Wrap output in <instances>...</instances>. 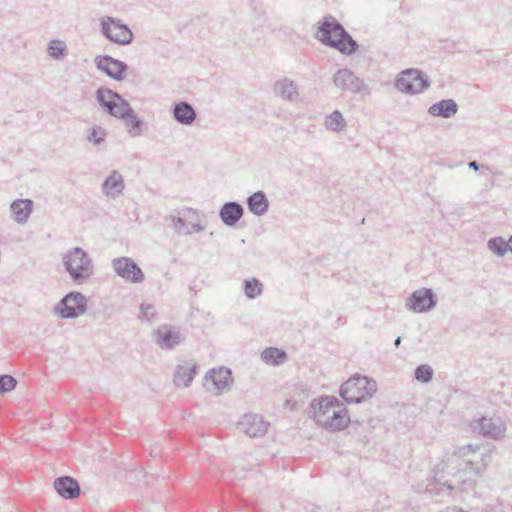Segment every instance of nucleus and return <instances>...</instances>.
I'll return each instance as SVG.
<instances>
[{
    "mask_svg": "<svg viewBox=\"0 0 512 512\" xmlns=\"http://www.w3.org/2000/svg\"><path fill=\"white\" fill-rule=\"evenodd\" d=\"M66 48L60 42L53 40L48 44V54L56 60L62 59L65 56Z\"/></svg>",
    "mask_w": 512,
    "mask_h": 512,
    "instance_id": "obj_36",
    "label": "nucleus"
},
{
    "mask_svg": "<svg viewBox=\"0 0 512 512\" xmlns=\"http://www.w3.org/2000/svg\"><path fill=\"white\" fill-rule=\"evenodd\" d=\"M471 430L485 438L498 440L504 436L506 425L500 418L481 416L470 423Z\"/></svg>",
    "mask_w": 512,
    "mask_h": 512,
    "instance_id": "obj_8",
    "label": "nucleus"
},
{
    "mask_svg": "<svg viewBox=\"0 0 512 512\" xmlns=\"http://www.w3.org/2000/svg\"><path fill=\"white\" fill-rule=\"evenodd\" d=\"M315 38L323 45L350 56L355 54L359 45L344 26L332 15H325L317 26Z\"/></svg>",
    "mask_w": 512,
    "mask_h": 512,
    "instance_id": "obj_2",
    "label": "nucleus"
},
{
    "mask_svg": "<svg viewBox=\"0 0 512 512\" xmlns=\"http://www.w3.org/2000/svg\"><path fill=\"white\" fill-rule=\"evenodd\" d=\"M63 265L71 280L83 284L94 273V265L89 254L81 247H74L63 255Z\"/></svg>",
    "mask_w": 512,
    "mask_h": 512,
    "instance_id": "obj_3",
    "label": "nucleus"
},
{
    "mask_svg": "<svg viewBox=\"0 0 512 512\" xmlns=\"http://www.w3.org/2000/svg\"><path fill=\"white\" fill-rule=\"evenodd\" d=\"M288 355L285 350L276 347H267L261 353L264 363L271 366H279L286 362Z\"/></svg>",
    "mask_w": 512,
    "mask_h": 512,
    "instance_id": "obj_27",
    "label": "nucleus"
},
{
    "mask_svg": "<svg viewBox=\"0 0 512 512\" xmlns=\"http://www.w3.org/2000/svg\"><path fill=\"white\" fill-rule=\"evenodd\" d=\"M106 135V130L103 129L101 126H93L89 130L86 139L93 145L98 146L105 142Z\"/></svg>",
    "mask_w": 512,
    "mask_h": 512,
    "instance_id": "obj_33",
    "label": "nucleus"
},
{
    "mask_svg": "<svg viewBox=\"0 0 512 512\" xmlns=\"http://www.w3.org/2000/svg\"><path fill=\"white\" fill-rule=\"evenodd\" d=\"M468 472L466 470L458 473V485L455 486L451 483L445 482L443 485L449 490L453 491L455 489H459L461 492H469L472 491L476 486V479L468 476Z\"/></svg>",
    "mask_w": 512,
    "mask_h": 512,
    "instance_id": "obj_28",
    "label": "nucleus"
},
{
    "mask_svg": "<svg viewBox=\"0 0 512 512\" xmlns=\"http://www.w3.org/2000/svg\"><path fill=\"white\" fill-rule=\"evenodd\" d=\"M150 308H151V305H149V304H148V305L142 304V305L140 306L141 312H142V313H144V314H146V313H147L146 311H147L148 309H150Z\"/></svg>",
    "mask_w": 512,
    "mask_h": 512,
    "instance_id": "obj_42",
    "label": "nucleus"
},
{
    "mask_svg": "<svg viewBox=\"0 0 512 512\" xmlns=\"http://www.w3.org/2000/svg\"><path fill=\"white\" fill-rule=\"evenodd\" d=\"M401 341H402L401 337H400V336H398V337L395 339V341H394V345H395L396 347H399V345L401 344Z\"/></svg>",
    "mask_w": 512,
    "mask_h": 512,
    "instance_id": "obj_43",
    "label": "nucleus"
},
{
    "mask_svg": "<svg viewBox=\"0 0 512 512\" xmlns=\"http://www.w3.org/2000/svg\"><path fill=\"white\" fill-rule=\"evenodd\" d=\"M197 373V364L185 362L178 364L173 376V382L177 387H188Z\"/></svg>",
    "mask_w": 512,
    "mask_h": 512,
    "instance_id": "obj_21",
    "label": "nucleus"
},
{
    "mask_svg": "<svg viewBox=\"0 0 512 512\" xmlns=\"http://www.w3.org/2000/svg\"><path fill=\"white\" fill-rule=\"evenodd\" d=\"M440 512H467V511L463 510L462 508L448 507L445 511H440Z\"/></svg>",
    "mask_w": 512,
    "mask_h": 512,
    "instance_id": "obj_41",
    "label": "nucleus"
},
{
    "mask_svg": "<svg viewBox=\"0 0 512 512\" xmlns=\"http://www.w3.org/2000/svg\"><path fill=\"white\" fill-rule=\"evenodd\" d=\"M205 229V226L202 225L201 223H193L192 224V229H190L193 232H201Z\"/></svg>",
    "mask_w": 512,
    "mask_h": 512,
    "instance_id": "obj_40",
    "label": "nucleus"
},
{
    "mask_svg": "<svg viewBox=\"0 0 512 512\" xmlns=\"http://www.w3.org/2000/svg\"><path fill=\"white\" fill-rule=\"evenodd\" d=\"M342 403L335 396H322L313 399L309 405L311 418L319 425L324 417L329 414L331 408L341 407Z\"/></svg>",
    "mask_w": 512,
    "mask_h": 512,
    "instance_id": "obj_15",
    "label": "nucleus"
},
{
    "mask_svg": "<svg viewBox=\"0 0 512 512\" xmlns=\"http://www.w3.org/2000/svg\"><path fill=\"white\" fill-rule=\"evenodd\" d=\"M325 125L328 130L334 132H341L346 127V120L339 110H334L331 114L326 116Z\"/></svg>",
    "mask_w": 512,
    "mask_h": 512,
    "instance_id": "obj_29",
    "label": "nucleus"
},
{
    "mask_svg": "<svg viewBox=\"0 0 512 512\" xmlns=\"http://www.w3.org/2000/svg\"><path fill=\"white\" fill-rule=\"evenodd\" d=\"M244 293L247 298L255 299L263 292V284L255 277L245 279L243 282Z\"/></svg>",
    "mask_w": 512,
    "mask_h": 512,
    "instance_id": "obj_30",
    "label": "nucleus"
},
{
    "mask_svg": "<svg viewBox=\"0 0 512 512\" xmlns=\"http://www.w3.org/2000/svg\"><path fill=\"white\" fill-rule=\"evenodd\" d=\"M274 93L285 101L293 102L297 100L299 92L295 82L289 78H283L275 82Z\"/></svg>",
    "mask_w": 512,
    "mask_h": 512,
    "instance_id": "obj_24",
    "label": "nucleus"
},
{
    "mask_svg": "<svg viewBox=\"0 0 512 512\" xmlns=\"http://www.w3.org/2000/svg\"><path fill=\"white\" fill-rule=\"evenodd\" d=\"M112 267L116 275L126 282L140 284L145 280L142 269L131 257L114 258L112 260Z\"/></svg>",
    "mask_w": 512,
    "mask_h": 512,
    "instance_id": "obj_9",
    "label": "nucleus"
},
{
    "mask_svg": "<svg viewBox=\"0 0 512 512\" xmlns=\"http://www.w3.org/2000/svg\"><path fill=\"white\" fill-rule=\"evenodd\" d=\"M33 204L31 199H17L13 201L10 210L13 214L14 221L19 224L26 223L32 213Z\"/></svg>",
    "mask_w": 512,
    "mask_h": 512,
    "instance_id": "obj_25",
    "label": "nucleus"
},
{
    "mask_svg": "<svg viewBox=\"0 0 512 512\" xmlns=\"http://www.w3.org/2000/svg\"><path fill=\"white\" fill-rule=\"evenodd\" d=\"M434 371L428 364H420L414 370V378L421 383H428L432 380Z\"/></svg>",
    "mask_w": 512,
    "mask_h": 512,
    "instance_id": "obj_32",
    "label": "nucleus"
},
{
    "mask_svg": "<svg viewBox=\"0 0 512 512\" xmlns=\"http://www.w3.org/2000/svg\"><path fill=\"white\" fill-rule=\"evenodd\" d=\"M184 212H185V213H193V214H196V211H195L194 209H192V208H186V209L184 210Z\"/></svg>",
    "mask_w": 512,
    "mask_h": 512,
    "instance_id": "obj_44",
    "label": "nucleus"
},
{
    "mask_svg": "<svg viewBox=\"0 0 512 512\" xmlns=\"http://www.w3.org/2000/svg\"><path fill=\"white\" fill-rule=\"evenodd\" d=\"M96 100L100 107L110 116L120 119L128 128L131 137H138L146 126L133 110L130 103L119 93L106 88L99 87L96 91Z\"/></svg>",
    "mask_w": 512,
    "mask_h": 512,
    "instance_id": "obj_1",
    "label": "nucleus"
},
{
    "mask_svg": "<svg viewBox=\"0 0 512 512\" xmlns=\"http://www.w3.org/2000/svg\"><path fill=\"white\" fill-rule=\"evenodd\" d=\"M169 219L172 222V225L174 226L175 230L178 234L183 235H190L192 234V231L187 227V222L185 217H181L180 215H170Z\"/></svg>",
    "mask_w": 512,
    "mask_h": 512,
    "instance_id": "obj_35",
    "label": "nucleus"
},
{
    "mask_svg": "<svg viewBox=\"0 0 512 512\" xmlns=\"http://www.w3.org/2000/svg\"><path fill=\"white\" fill-rule=\"evenodd\" d=\"M125 188L124 180L122 175L114 170L112 173L104 180L102 184L103 192L112 198H115L122 194Z\"/></svg>",
    "mask_w": 512,
    "mask_h": 512,
    "instance_id": "obj_26",
    "label": "nucleus"
},
{
    "mask_svg": "<svg viewBox=\"0 0 512 512\" xmlns=\"http://www.w3.org/2000/svg\"><path fill=\"white\" fill-rule=\"evenodd\" d=\"M467 464L470 465V470L474 473L475 476H481L485 471L483 466H476L474 462H468Z\"/></svg>",
    "mask_w": 512,
    "mask_h": 512,
    "instance_id": "obj_37",
    "label": "nucleus"
},
{
    "mask_svg": "<svg viewBox=\"0 0 512 512\" xmlns=\"http://www.w3.org/2000/svg\"><path fill=\"white\" fill-rule=\"evenodd\" d=\"M243 215L244 208L237 201L225 202L219 209V218L227 227H235Z\"/></svg>",
    "mask_w": 512,
    "mask_h": 512,
    "instance_id": "obj_19",
    "label": "nucleus"
},
{
    "mask_svg": "<svg viewBox=\"0 0 512 512\" xmlns=\"http://www.w3.org/2000/svg\"><path fill=\"white\" fill-rule=\"evenodd\" d=\"M458 112V104L454 99H442L428 108V113L434 117L450 118Z\"/></svg>",
    "mask_w": 512,
    "mask_h": 512,
    "instance_id": "obj_23",
    "label": "nucleus"
},
{
    "mask_svg": "<svg viewBox=\"0 0 512 512\" xmlns=\"http://www.w3.org/2000/svg\"><path fill=\"white\" fill-rule=\"evenodd\" d=\"M209 382H211L218 393H222L227 390L233 382L232 372L226 367L210 369L205 374L204 386L206 387Z\"/></svg>",
    "mask_w": 512,
    "mask_h": 512,
    "instance_id": "obj_18",
    "label": "nucleus"
},
{
    "mask_svg": "<svg viewBox=\"0 0 512 512\" xmlns=\"http://www.w3.org/2000/svg\"><path fill=\"white\" fill-rule=\"evenodd\" d=\"M88 300L79 291L67 293L53 308V312L61 319H76L86 312Z\"/></svg>",
    "mask_w": 512,
    "mask_h": 512,
    "instance_id": "obj_6",
    "label": "nucleus"
},
{
    "mask_svg": "<svg viewBox=\"0 0 512 512\" xmlns=\"http://www.w3.org/2000/svg\"><path fill=\"white\" fill-rule=\"evenodd\" d=\"M468 166H469L470 169H473L474 171H478L480 169L485 170V171H489L490 170L488 166H486V165H479V163L477 161H475V160L474 161H470L468 163Z\"/></svg>",
    "mask_w": 512,
    "mask_h": 512,
    "instance_id": "obj_38",
    "label": "nucleus"
},
{
    "mask_svg": "<svg viewBox=\"0 0 512 512\" xmlns=\"http://www.w3.org/2000/svg\"><path fill=\"white\" fill-rule=\"evenodd\" d=\"M336 87L344 92L359 93L365 88L363 81L348 69H338L333 78Z\"/></svg>",
    "mask_w": 512,
    "mask_h": 512,
    "instance_id": "obj_14",
    "label": "nucleus"
},
{
    "mask_svg": "<svg viewBox=\"0 0 512 512\" xmlns=\"http://www.w3.org/2000/svg\"><path fill=\"white\" fill-rule=\"evenodd\" d=\"M172 114L175 121L185 126H191L197 117L196 110L187 101L175 103L173 105Z\"/></svg>",
    "mask_w": 512,
    "mask_h": 512,
    "instance_id": "obj_20",
    "label": "nucleus"
},
{
    "mask_svg": "<svg viewBox=\"0 0 512 512\" xmlns=\"http://www.w3.org/2000/svg\"><path fill=\"white\" fill-rule=\"evenodd\" d=\"M248 210L255 216H263L269 210V200L264 191L258 190L246 198Z\"/></svg>",
    "mask_w": 512,
    "mask_h": 512,
    "instance_id": "obj_22",
    "label": "nucleus"
},
{
    "mask_svg": "<svg viewBox=\"0 0 512 512\" xmlns=\"http://www.w3.org/2000/svg\"><path fill=\"white\" fill-rule=\"evenodd\" d=\"M490 461H491V453L490 452L482 454V457H481L482 465L481 466H483L486 469V467L488 466Z\"/></svg>",
    "mask_w": 512,
    "mask_h": 512,
    "instance_id": "obj_39",
    "label": "nucleus"
},
{
    "mask_svg": "<svg viewBox=\"0 0 512 512\" xmlns=\"http://www.w3.org/2000/svg\"><path fill=\"white\" fill-rule=\"evenodd\" d=\"M98 70L105 73L111 79L121 82L127 76L128 64L110 55H98L95 60Z\"/></svg>",
    "mask_w": 512,
    "mask_h": 512,
    "instance_id": "obj_12",
    "label": "nucleus"
},
{
    "mask_svg": "<svg viewBox=\"0 0 512 512\" xmlns=\"http://www.w3.org/2000/svg\"><path fill=\"white\" fill-rule=\"evenodd\" d=\"M351 423L348 409L342 404L341 407L331 408L329 414L320 422L319 426L329 432L343 431Z\"/></svg>",
    "mask_w": 512,
    "mask_h": 512,
    "instance_id": "obj_13",
    "label": "nucleus"
},
{
    "mask_svg": "<svg viewBox=\"0 0 512 512\" xmlns=\"http://www.w3.org/2000/svg\"><path fill=\"white\" fill-rule=\"evenodd\" d=\"M509 243V251L512 252V236L508 240Z\"/></svg>",
    "mask_w": 512,
    "mask_h": 512,
    "instance_id": "obj_45",
    "label": "nucleus"
},
{
    "mask_svg": "<svg viewBox=\"0 0 512 512\" xmlns=\"http://www.w3.org/2000/svg\"><path fill=\"white\" fill-rule=\"evenodd\" d=\"M487 247L498 257H503L509 251L508 241L500 236L490 238Z\"/></svg>",
    "mask_w": 512,
    "mask_h": 512,
    "instance_id": "obj_31",
    "label": "nucleus"
},
{
    "mask_svg": "<svg viewBox=\"0 0 512 512\" xmlns=\"http://www.w3.org/2000/svg\"><path fill=\"white\" fill-rule=\"evenodd\" d=\"M238 428L249 437H262L268 428V423L259 414H245L238 423Z\"/></svg>",
    "mask_w": 512,
    "mask_h": 512,
    "instance_id": "obj_16",
    "label": "nucleus"
},
{
    "mask_svg": "<svg viewBox=\"0 0 512 512\" xmlns=\"http://www.w3.org/2000/svg\"><path fill=\"white\" fill-rule=\"evenodd\" d=\"M156 344L163 350H171L183 343L186 336L182 333L179 326L171 324H161L154 331Z\"/></svg>",
    "mask_w": 512,
    "mask_h": 512,
    "instance_id": "obj_11",
    "label": "nucleus"
},
{
    "mask_svg": "<svg viewBox=\"0 0 512 512\" xmlns=\"http://www.w3.org/2000/svg\"><path fill=\"white\" fill-rule=\"evenodd\" d=\"M376 391L374 379L356 374L340 386L339 395L347 404H359L372 398Z\"/></svg>",
    "mask_w": 512,
    "mask_h": 512,
    "instance_id": "obj_4",
    "label": "nucleus"
},
{
    "mask_svg": "<svg viewBox=\"0 0 512 512\" xmlns=\"http://www.w3.org/2000/svg\"><path fill=\"white\" fill-rule=\"evenodd\" d=\"M17 379L9 374H0V395L9 393L17 387Z\"/></svg>",
    "mask_w": 512,
    "mask_h": 512,
    "instance_id": "obj_34",
    "label": "nucleus"
},
{
    "mask_svg": "<svg viewBox=\"0 0 512 512\" xmlns=\"http://www.w3.org/2000/svg\"><path fill=\"white\" fill-rule=\"evenodd\" d=\"M431 85L429 76L420 69L408 68L400 72L395 79V87L407 95L424 92Z\"/></svg>",
    "mask_w": 512,
    "mask_h": 512,
    "instance_id": "obj_5",
    "label": "nucleus"
},
{
    "mask_svg": "<svg viewBox=\"0 0 512 512\" xmlns=\"http://www.w3.org/2000/svg\"><path fill=\"white\" fill-rule=\"evenodd\" d=\"M438 298L431 288L414 291L406 300V308L414 313H426L436 307Z\"/></svg>",
    "mask_w": 512,
    "mask_h": 512,
    "instance_id": "obj_10",
    "label": "nucleus"
},
{
    "mask_svg": "<svg viewBox=\"0 0 512 512\" xmlns=\"http://www.w3.org/2000/svg\"><path fill=\"white\" fill-rule=\"evenodd\" d=\"M100 31L109 41L119 45H128L134 40V33L130 27L122 20L111 16L100 19Z\"/></svg>",
    "mask_w": 512,
    "mask_h": 512,
    "instance_id": "obj_7",
    "label": "nucleus"
},
{
    "mask_svg": "<svg viewBox=\"0 0 512 512\" xmlns=\"http://www.w3.org/2000/svg\"><path fill=\"white\" fill-rule=\"evenodd\" d=\"M53 488L65 500H75L81 494L79 482L72 476L63 475L54 479Z\"/></svg>",
    "mask_w": 512,
    "mask_h": 512,
    "instance_id": "obj_17",
    "label": "nucleus"
}]
</instances>
